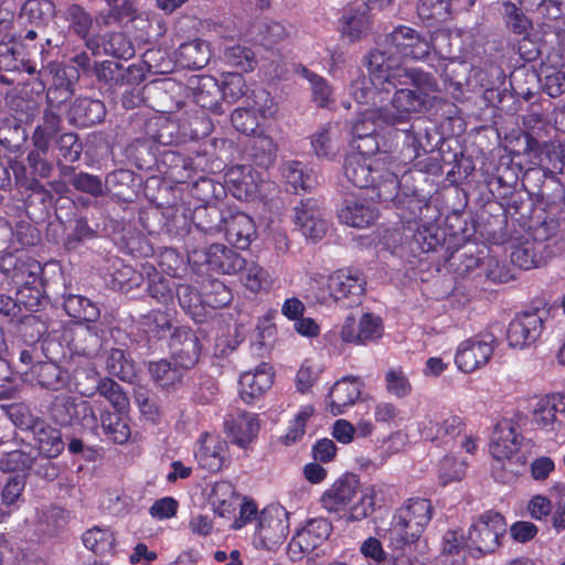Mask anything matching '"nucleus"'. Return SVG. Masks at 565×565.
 I'll return each mask as SVG.
<instances>
[{
    "label": "nucleus",
    "mask_w": 565,
    "mask_h": 565,
    "mask_svg": "<svg viewBox=\"0 0 565 565\" xmlns=\"http://www.w3.org/2000/svg\"><path fill=\"white\" fill-rule=\"evenodd\" d=\"M369 78L364 75L350 85V95L365 111L375 110L384 124L395 125L429 109L438 93L434 75L420 68H406L384 53L370 52Z\"/></svg>",
    "instance_id": "nucleus-1"
},
{
    "label": "nucleus",
    "mask_w": 565,
    "mask_h": 565,
    "mask_svg": "<svg viewBox=\"0 0 565 565\" xmlns=\"http://www.w3.org/2000/svg\"><path fill=\"white\" fill-rule=\"evenodd\" d=\"M397 137L403 138L401 158L393 159L385 153L376 157L351 153L345 158L344 175L358 188L376 189L377 199L384 203L395 202L398 198L399 182L397 174L398 166L413 162L426 149L422 145V135L413 130L395 131Z\"/></svg>",
    "instance_id": "nucleus-2"
},
{
    "label": "nucleus",
    "mask_w": 565,
    "mask_h": 565,
    "mask_svg": "<svg viewBox=\"0 0 565 565\" xmlns=\"http://www.w3.org/2000/svg\"><path fill=\"white\" fill-rule=\"evenodd\" d=\"M382 489L375 484L365 487L359 493V481L340 478L321 495V507L329 513L338 514L348 522H358L370 516L381 503Z\"/></svg>",
    "instance_id": "nucleus-3"
},
{
    "label": "nucleus",
    "mask_w": 565,
    "mask_h": 565,
    "mask_svg": "<svg viewBox=\"0 0 565 565\" xmlns=\"http://www.w3.org/2000/svg\"><path fill=\"white\" fill-rule=\"evenodd\" d=\"M433 515L429 500L411 498L397 508L392 516L388 529L384 533L387 546L401 556L412 551Z\"/></svg>",
    "instance_id": "nucleus-4"
},
{
    "label": "nucleus",
    "mask_w": 565,
    "mask_h": 565,
    "mask_svg": "<svg viewBox=\"0 0 565 565\" xmlns=\"http://www.w3.org/2000/svg\"><path fill=\"white\" fill-rule=\"evenodd\" d=\"M430 51V42L419 32L407 25H398L385 36L382 47L373 52L384 53L385 57L394 58L403 66L402 58L424 60Z\"/></svg>",
    "instance_id": "nucleus-5"
},
{
    "label": "nucleus",
    "mask_w": 565,
    "mask_h": 565,
    "mask_svg": "<svg viewBox=\"0 0 565 565\" xmlns=\"http://www.w3.org/2000/svg\"><path fill=\"white\" fill-rule=\"evenodd\" d=\"M465 420L450 413H434L418 423L420 437L437 447H450L465 429Z\"/></svg>",
    "instance_id": "nucleus-6"
},
{
    "label": "nucleus",
    "mask_w": 565,
    "mask_h": 565,
    "mask_svg": "<svg viewBox=\"0 0 565 565\" xmlns=\"http://www.w3.org/2000/svg\"><path fill=\"white\" fill-rule=\"evenodd\" d=\"M505 533V522L501 514L487 511L471 524L466 539L469 548L486 554L493 552L500 544V537Z\"/></svg>",
    "instance_id": "nucleus-7"
},
{
    "label": "nucleus",
    "mask_w": 565,
    "mask_h": 565,
    "mask_svg": "<svg viewBox=\"0 0 565 565\" xmlns=\"http://www.w3.org/2000/svg\"><path fill=\"white\" fill-rule=\"evenodd\" d=\"M498 341L492 334L469 338L458 345L455 363L459 371L471 373L483 367L490 361Z\"/></svg>",
    "instance_id": "nucleus-8"
},
{
    "label": "nucleus",
    "mask_w": 565,
    "mask_h": 565,
    "mask_svg": "<svg viewBox=\"0 0 565 565\" xmlns=\"http://www.w3.org/2000/svg\"><path fill=\"white\" fill-rule=\"evenodd\" d=\"M544 310L523 311L509 323L507 341L510 348L524 350L539 340L544 328Z\"/></svg>",
    "instance_id": "nucleus-9"
},
{
    "label": "nucleus",
    "mask_w": 565,
    "mask_h": 565,
    "mask_svg": "<svg viewBox=\"0 0 565 565\" xmlns=\"http://www.w3.org/2000/svg\"><path fill=\"white\" fill-rule=\"evenodd\" d=\"M288 530V513L284 509H264L257 518L254 542L258 547L271 550L284 542Z\"/></svg>",
    "instance_id": "nucleus-10"
},
{
    "label": "nucleus",
    "mask_w": 565,
    "mask_h": 565,
    "mask_svg": "<svg viewBox=\"0 0 565 565\" xmlns=\"http://www.w3.org/2000/svg\"><path fill=\"white\" fill-rule=\"evenodd\" d=\"M328 290L337 303L351 308L361 303L365 279L358 270L340 269L329 276Z\"/></svg>",
    "instance_id": "nucleus-11"
},
{
    "label": "nucleus",
    "mask_w": 565,
    "mask_h": 565,
    "mask_svg": "<svg viewBox=\"0 0 565 565\" xmlns=\"http://www.w3.org/2000/svg\"><path fill=\"white\" fill-rule=\"evenodd\" d=\"M332 524L324 518L311 519L294 535L288 544V553L292 561L301 559L321 546L330 536Z\"/></svg>",
    "instance_id": "nucleus-12"
},
{
    "label": "nucleus",
    "mask_w": 565,
    "mask_h": 565,
    "mask_svg": "<svg viewBox=\"0 0 565 565\" xmlns=\"http://www.w3.org/2000/svg\"><path fill=\"white\" fill-rule=\"evenodd\" d=\"M535 427L545 433H557L565 426V392L542 396L532 411Z\"/></svg>",
    "instance_id": "nucleus-13"
},
{
    "label": "nucleus",
    "mask_w": 565,
    "mask_h": 565,
    "mask_svg": "<svg viewBox=\"0 0 565 565\" xmlns=\"http://www.w3.org/2000/svg\"><path fill=\"white\" fill-rule=\"evenodd\" d=\"M194 457L202 469L212 473L221 471L231 461L227 441L209 433L201 434L196 443Z\"/></svg>",
    "instance_id": "nucleus-14"
},
{
    "label": "nucleus",
    "mask_w": 565,
    "mask_h": 565,
    "mask_svg": "<svg viewBox=\"0 0 565 565\" xmlns=\"http://www.w3.org/2000/svg\"><path fill=\"white\" fill-rule=\"evenodd\" d=\"M52 418L60 425L66 426L75 420L81 422L83 426L95 427L97 419L95 413L86 401L76 402L68 395H57L50 407Z\"/></svg>",
    "instance_id": "nucleus-15"
},
{
    "label": "nucleus",
    "mask_w": 565,
    "mask_h": 565,
    "mask_svg": "<svg viewBox=\"0 0 565 565\" xmlns=\"http://www.w3.org/2000/svg\"><path fill=\"white\" fill-rule=\"evenodd\" d=\"M194 262L206 265L207 270L233 275L243 269L245 259L222 244H213L201 252H194Z\"/></svg>",
    "instance_id": "nucleus-16"
},
{
    "label": "nucleus",
    "mask_w": 565,
    "mask_h": 565,
    "mask_svg": "<svg viewBox=\"0 0 565 565\" xmlns=\"http://www.w3.org/2000/svg\"><path fill=\"white\" fill-rule=\"evenodd\" d=\"M383 331L382 319L367 312L358 322L353 317H348L341 328L340 338L347 343L364 345L381 339Z\"/></svg>",
    "instance_id": "nucleus-17"
},
{
    "label": "nucleus",
    "mask_w": 565,
    "mask_h": 565,
    "mask_svg": "<svg viewBox=\"0 0 565 565\" xmlns=\"http://www.w3.org/2000/svg\"><path fill=\"white\" fill-rule=\"evenodd\" d=\"M20 426L33 435L35 447L43 457L56 458L64 449V443L58 429L46 424L42 418L28 416Z\"/></svg>",
    "instance_id": "nucleus-18"
},
{
    "label": "nucleus",
    "mask_w": 565,
    "mask_h": 565,
    "mask_svg": "<svg viewBox=\"0 0 565 565\" xmlns=\"http://www.w3.org/2000/svg\"><path fill=\"white\" fill-rule=\"evenodd\" d=\"M525 151L532 153L544 170L552 173H565V141L540 143L530 134L524 135Z\"/></svg>",
    "instance_id": "nucleus-19"
},
{
    "label": "nucleus",
    "mask_w": 565,
    "mask_h": 565,
    "mask_svg": "<svg viewBox=\"0 0 565 565\" xmlns=\"http://www.w3.org/2000/svg\"><path fill=\"white\" fill-rule=\"evenodd\" d=\"M295 223L303 236L313 242L321 239L328 230V222L315 199L303 200L295 207Z\"/></svg>",
    "instance_id": "nucleus-20"
},
{
    "label": "nucleus",
    "mask_w": 565,
    "mask_h": 565,
    "mask_svg": "<svg viewBox=\"0 0 565 565\" xmlns=\"http://www.w3.org/2000/svg\"><path fill=\"white\" fill-rule=\"evenodd\" d=\"M170 350L174 363L186 371L199 361L201 345L190 328L180 327L171 335Z\"/></svg>",
    "instance_id": "nucleus-21"
},
{
    "label": "nucleus",
    "mask_w": 565,
    "mask_h": 565,
    "mask_svg": "<svg viewBox=\"0 0 565 565\" xmlns=\"http://www.w3.org/2000/svg\"><path fill=\"white\" fill-rule=\"evenodd\" d=\"M522 436L509 419L497 423L489 445L490 454L497 461L510 460L521 447Z\"/></svg>",
    "instance_id": "nucleus-22"
},
{
    "label": "nucleus",
    "mask_w": 565,
    "mask_h": 565,
    "mask_svg": "<svg viewBox=\"0 0 565 565\" xmlns=\"http://www.w3.org/2000/svg\"><path fill=\"white\" fill-rule=\"evenodd\" d=\"M25 381L35 383L50 391L66 390L71 386V376L53 361H43L33 364L29 372L24 373Z\"/></svg>",
    "instance_id": "nucleus-23"
},
{
    "label": "nucleus",
    "mask_w": 565,
    "mask_h": 565,
    "mask_svg": "<svg viewBox=\"0 0 565 565\" xmlns=\"http://www.w3.org/2000/svg\"><path fill=\"white\" fill-rule=\"evenodd\" d=\"M371 8L361 2L350 6L340 21V30L343 38L354 43L362 40L371 31L372 21L369 14Z\"/></svg>",
    "instance_id": "nucleus-24"
},
{
    "label": "nucleus",
    "mask_w": 565,
    "mask_h": 565,
    "mask_svg": "<svg viewBox=\"0 0 565 565\" xmlns=\"http://www.w3.org/2000/svg\"><path fill=\"white\" fill-rule=\"evenodd\" d=\"M379 217V210L372 199L355 198L344 201L339 211V218L342 223L358 228L371 226Z\"/></svg>",
    "instance_id": "nucleus-25"
},
{
    "label": "nucleus",
    "mask_w": 565,
    "mask_h": 565,
    "mask_svg": "<svg viewBox=\"0 0 565 565\" xmlns=\"http://www.w3.org/2000/svg\"><path fill=\"white\" fill-rule=\"evenodd\" d=\"M273 384V371L268 363H260L253 371H246L239 377V395L247 403H253Z\"/></svg>",
    "instance_id": "nucleus-26"
},
{
    "label": "nucleus",
    "mask_w": 565,
    "mask_h": 565,
    "mask_svg": "<svg viewBox=\"0 0 565 565\" xmlns=\"http://www.w3.org/2000/svg\"><path fill=\"white\" fill-rule=\"evenodd\" d=\"M224 179L230 191L238 200L253 199L260 191L257 174L250 166L231 167Z\"/></svg>",
    "instance_id": "nucleus-27"
},
{
    "label": "nucleus",
    "mask_w": 565,
    "mask_h": 565,
    "mask_svg": "<svg viewBox=\"0 0 565 565\" xmlns=\"http://www.w3.org/2000/svg\"><path fill=\"white\" fill-rule=\"evenodd\" d=\"M362 383L356 376H344L337 381L329 392V408L337 416L352 406L361 395Z\"/></svg>",
    "instance_id": "nucleus-28"
},
{
    "label": "nucleus",
    "mask_w": 565,
    "mask_h": 565,
    "mask_svg": "<svg viewBox=\"0 0 565 565\" xmlns=\"http://www.w3.org/2000/svg\"><path fill=\"white\" fill-rule=\"evenodd\" d=\"M227 215L223 226L226 241L239 249H246L256 234L254 221L238 211L228 210Z\"/></svg>",
    "instance_id": "nucleus-29"
},
{
    "label": "nucleus",
    "mask_w": 565,
    "mask_h": 565,
    "mask_svg": "<svg viewBox=\"0 0 565 565\" xmlns=\"http://www.w3.org/2000/svg\"><path fill=\"white\" fill-rule=\"evenodd\" d=\"M552 257L547 247L529 238L515 245L511 253V262L523 270L541 267Z\"/></svg>",
    "instance_id": "nucleus-30"
},
{
    "label": "nucleus",
    "mask_w": 565,
    "mask_h": 565,
    "mask_svg": "<svg viewBox=\"0 0 565 565\" xmlns=\"http://www.w3.org/2000/svg\"><path fill=\"white\" fill-rule=\"evenodd\" d=\"M102 348L103 332L90 323L81 324L75 333L71 361L76 363V359L94 360Z\"/></svg>",
    "instance_id": "nucleus-31"
},
{
    "label": "nucleus",
    "mask_w": 565,
    "mask_h": 565,
    "mask_svg": "<svg viewBox=\"0 0 565 565\" xmlns=\"http://www.w3.org/2000/svg\"><path fill=\"white\" fill-rule=\"evenodd\" d=\"M225 427L232 443L241 448H246L259 431L257 417L252 413H239L232 416L226 420Z\"/></svg>",
    "instance_id": "nucleus-32"
},
{
    "label": "nucleus",
    "mask_w": 565,
    "mask_h": 565,
    "mask_svg": "<svg viewBox=\"0 0 565 565\" xmlns=\"http://www.w3.org/2000/svg\"><path fill=\"white\" fill-rule=\"evenodd\" d=\"M78 393L87 397L98 393L100 396L105 397L117 412H121L128 406V398L120 385L109 377H103V380L98 381L97 385H86L84 382L78 381Z\"/></svg>",
    "instance_id": "nucleus-33"
},
{
    "label": "nucleus",
    "mask_w": 565,
    "mask_h": 565,
    "mask_svg": "<svg viewBox=\"0 0 565 565\" xmlns=\"http://www.w3.org/2000/svg\"><path fill=\"white\" fill-rule=\"evenodd\" d=\"M194 100L204 109L210 110L213 114L221 115L224 113L221 85L212 76H201L198 81V85L194 88Z\"/></svg>",
    "instance_id": "nucleus-34"
},
{
    "label": "nucleus",
    "mask_w": 565,
    "mask_h": 565,
    "mask_svg": "<svg viewBox=\"0 0 565 565\" xmlns=\"http://www.w3.org/2000/svg\"><path fill=\"white\" fill-rule=\"evenodd\" d=\"M70 115L77 124L92 126L104 119L106 108L104 103L98 99L76 98L71 106Z\"/></svg>",
    "instance_id": "nucleus-35"
},
{
    "label": "nucleus",
    "mask_w": 565,
    "mask_h": 565,
    "mask_svg": "<svg viewBox=\"0 0 565 565\" xmlns=\"http://www.w3.org/2000/svg\"><path fill=\"white\" fill-rule=\"evenodd\" d=\"M296 73L309 82L312 102L317 106L330 108L335 103L333 88L324 77L301 65L297 66Z\"/></svg>",
    "instance_id": "nucleus-36"
},
{
    "label": "nucleus",
    "mask_w": 565,
    "mask_h": 565,
    "mask_svg": "<svg viewBox=\"0 0 565 565\" xmlns=\"http://www.w3.org/2000/svg\"><path fill=\"white\" fill-rule=\"evenodd\" d=\"M209 43L202 40H193L180 45L178 50V61L181 66L192 70L203 68L211 58Z\"/></svg>",
    "instance_id": "nucleus-37"
},
{
    "label": "nucleus",
    "mask_w": 565,
    "mask_h": 565,
    "mask_svg": "<svg viewBox=\"0 0 565 565\" xmlns=\"http://www.w3.org/2000/svg\"><path fill=\"white\" fill-rule=\"evenodd\" d=\"M62 119L52 109L44 111L42 122L39 124L32 135L33 147L42 151H49L52 140L60 132Z\"/></svg>",
    "instance_id": "nucleus-38"
},
{
    "label": "nucleus",
    "mask_w": 565,
    "mask_h": 565,
    "mask_svg": "<svg viewBox=\"0 0 565 565\" xmlns=\"http://www.w3.org/2000/svg\"><path fill=\"white\" fill-rule=\"evenodd\" d=\"M281 173L295 192L308 191L317 185V177L311 171H307L299 161L284 163Z\"/></svg>",
    "instance_id": "nucleus-39"
},
{
    "label": "nucleus",
    "mask_w": 565,
    "mask_h": 565,
    "mask_svg": "<svg viewBox=\"0 0 565 565\" xmlns=\"http://www.w3.org/2000/svg\"><path fill=\"white\" fill-rule=\"evenodd\" d=\"M64 309L70 317L82 320L85 323H93L100 316L97 305L79 295L68 296L64 301Z\"/></svg>",
    "instance_id": "nucleus-40"
},
{
    "label": "nucleus",
    "mask_w": 565,
    "mask_h": 565,
    "mask_svg": "<svg viewBox=\"0 0 565 565\" xmlns=\"http://www.w3.org/2000/svg\"><path fill=\"white\" fill-rule=\"evenodd\" d=\"M243 269V284L248 290L253 292L268 291L273 287L275 281L273 275L259 264L245 262Z\"/></svg>",
    "instance_id": "nucleus-41"
},
{
    "label": "nucleus",
    "mask_w": 565,
    "mask_h": 565,
    "mask_svg": "<svg viewBox=\"0 0 565 565\" xmlns=\"http://www.w3.org/2000/svg\"><path fill=\"white\" fill-rule=\"evenodd\" d=\"M150 374L153 381L161 387H173L180 384L183 380L185 370L180 367L174 362L161 360L151 363L149 366Z\"/></svg>",
    "instance_id": "nucleus-42"
},
{
    "label": "nucleus",
    "mask_w": 565,
    "mask_h": 565,
    "mask_svg": "<svg viewBox=\"0 0 565 565\" xmlns=\"http://www.w3.org/2000/svg\"><path fill=\"white\" fill-rule=\"evenodd\" d=\"M214 512L221 518L230 519L236 510L237 497L230 483L215 484L211 494Z\"/></svg>",
    "instance_id": "nucleus-43"
},
{
    "label": "nucleus",
    "mask_w": 565,
    "mask_h": 565,
    "mask_svg": "<svg viewBox=\"0 0 565 565\" xmlns=\"http://www.w3.org/2000/svg\"><path fill=\"white\" fill-rule=\"evenodd\" d=\"M104 434L116 444H125L130 438L127 420L118 413L105 412L100 417Z\"/></svg>",
    "instance_id": "nucleus-44"
},
{
    "label": "nucleus",
    "mask_w": 565,
    "mask_h": 565,
    "mask_svg": "<svg viewBox=\"0 0 565 565\" xmlns=\"http://www.w3.org/2000/svg\"><path fill=\"white\" fill-rule=\"evenodd\" d=\"M543 75L542 87L551 97L565 93V61L558 64H544L541 68Z\"/></svg>",
    "instance_id": "nucleus-45"
},
{
    "label": "nucleus",
    "mask_w": 565,
    "mask_h": 565,
    "mask_svg": "<svg viewBox=\"0 0 565 565\" xmlns=\"http://www.w3.org/2000/svg\"><path fill=\"white\" fill-rule=\"evenodd\" d=\"M106 370L121 381L130 382L135 376L134 361L121 349H111L106 359Z\"/></svg>",
    "instance_id": "nucleus-46"
},
{
    "label": "nucleus",
    "mask_w": 565,
    "mask_h": 565,
    "mask_svg": "<svg viewBox=\"0 0 565 565\" xmlns=\"http://www.w3.org/2000/svg\"><path fill=\"white\" fill-rule=\"evenodd\" d=\"M247 100L248 106L263 119L274 118L278 113L277 102L262 87L253 88Z\"/></svg>",
    "instance_id": "nucleus-47"
},
{
    "label": "nucleus",
    "mask_w": 565,
    "mask_h": 565,
    "mask_svg": "<svg viewBox=\"0 0 565 565\" xmlns=\"http://www.w3.org/2000/svg\"><path fill=\"white\" fill-rule=\"evenodd\" d=\"M221 96L227 104H235L239 98H248V88L245 78L239 73H226L222 75Z\"/></svg>",
    "instance_id": "nucleus-48"
},
{
    "label": "nucleus",
    "mask_w": 565,
    "mask_h": 565,
    "mask_svg": "<svg viewBox=\"0 0 565 565\" xmlns=\"http://www.w3.org/2000/svg\"><path fill=\"white\" fill-rule=\"evenodd\" d=\"M384 383L386 392L396 398H405L412 394V383L401 366L388 369L384 375Z\"/></svg>",
    "instance_id": "nucleus-49"
},
{
    "label": "nucleus",
    "mask_w": 565,
    "mask_h": 565,
    "mask_svg": "<svg viewBox=\"0 0 565 565\" xmlns=\"http://www.w3.org/2000/svg\"><path fill=\"white\" fill-rule=\"evenodd\" d=\"M55 14L51 0H26L21 9V18L34 24H44Z\"/></svg>",
    "instance_id": "nucleus-50"
},
{
    "label": "nucleus",
    "mask_w": 565,
    "mask_h": 565,
    "mask_svg": "<svg viewBox=\"0 0 565 565\" xmlns=\"http://www.w3.org/2000/svg\"><path fill=\"white\" fill-rule=\"evenodd\" d=\"M559 232V223L554 218H548L531 228L529 239L547 247L551 250V255L554 256V243L557 241Z\"/></svg>",
    "instance_id": "nucleus-51"
},
{
    "label": "nucleus",
    "mask_w": 565,
    "mask_h": 565,
    "mask_svg": "<svg viewBox=\"0 0 565 565\" xmlns=\"http://www.w3.org/2000/svg\"><path fill=\"white\" fill-rule=\"evenodd\" d=\"M233 127L247 136L257 135L262 129L259 116L248 107H237L231 115Z\"/></svg>",
    "instance_id": "nucleus-52"
},
{
    "label": "nucleus",
    "mask_w": 565,
    "mask_h": 565,
    "mask_svg": "<svg viewBox=\"0 0 565 565\" xmlns=\"http://www.w3.org/2000/svg\"><path fill=\"white\" fill-rule=\"evenodd\" d=\"M83 544L94 553H105L114 545V534L108 527L94 526L83 534Z\"/></svg>",
    "instance_id": "nucleus-53"
},
{
    "label": "nucleus",
    "mask_w": 565,
    "mask_h": 565,
    "mask_svg": "<svg viewBox=\"0 0 565 565\" xmlns=\"http://www.w3.org/2000/svg\"><path fill=\"white\" fill-rule=\"evenodd\" d=\"M313 412L315 408L311 405L300 407L294 420L290 422L287 433L280 437V441L285 446H290L302 438L306 424Z\"/></svg>",
    "instance_id": "nucleus-54"
},
{
    "label": "nucleus",
    "mask_w": 565,
    "mask_h": 565,
    "mask_svg": "<svg viewBox=\"0 0 565 565\" xmlns=\"http://www.w3.org/2000/svg\"><path fill=\"white\" fill-rule=\"evenodd\" d=\"M64 18L70 23V29L79 38L85 39L93 25V19L84 8L78 4H71L64 12Z\"/></svg>",
    "instance_id": "nucleus-55"
},
{
    "label": "nucleus",
    "mask_w": 565,
    "mask_h": 565,
    "mask_svg": "<svg viewBox=\"0 0 565 565\" xmlns=\"http://www.w3.org/2000/svg\"><path fill=\"white\" fill-rule=\"evenodd\" d=\"M311 147L318 157L329 158L335 151V129L329 124L311 136Z\"/></svg>",
    "instance_id": "nucleus-56"
},
{
    "label": "nucleus",
    "mask_w": 565,
    "mask_h": 565,
    "mask_svg": "<svg viewBox=\"0 0 565 565\" xmlns=\"http://www.w3.org/2000/svg\"><path fill=\"white\" fill-rule=\"evenodd\" d=\"M204 306L222 308L232 301L231 290L220 280H209L203 290Z\"/></svg>",
    "instance_id": "nucleus-57"
},
{
    "label": "nucleus",
    "mask_w": 565,
    "mask_h": 565,
    "mask_svg": "<svg viewBox=\"0 0 565 565\" xmlns=\"http://www.w3.org/2000/svg\"><path fill=\"white\" fill-rule=\"evenodd\" d=\"M230 209L222 210L217 205H209L196 210V216H206L209 220L204 223L199 222V226L206 233H214L223 231V226L227 221V212Z\"/></svg>",
    "instance_id": "nucleus-58"
},
{
    "label": "nucleus",
    "mask_w": 565,
    "mask_h": 565,
    "mask_svg": "<svg viewBox=\"0 0 565 565\" xmlns=\"http://www.w3.org/2000/svg\"><path fill=\"white\" fill-rule=\"evenodd\" d=\"M484 276L497 284H504L514 279V275L511 268L505 264L504 260L499 259L495 256H488L481 263Z\"/></svg>",
    "instance_id": "nucleus-59"
},
{
    "label": "nucleus",
    "mask_w": 565,
    "mask_h": 565,
    "mask_svg": "<svg viewBox=\"0 0 565 565\" xmlns=\"http://www.w3.org/2000/svg\"><path fill=\"white\" fill-rule=\"evenodd\" d=\"M504 21L507 26L515 34H527L532 29L531 20L513 2L503 3Z\"/></svg>",
    "instance_id": "nucleus-60"
},
{
    "label": "nucleus",
    "mask_w": 565,
    "mask_h": 565,
    "mask_svg": "<svg viewBox=\"0 0 565 565\" xmlns=\"http://www.w3.org/2000/svg\"><path fill=\"white\" fill-rule=\"evenodd\" d=\"M413 244L423 253H429L440 245L438 228L435 224L418 226L413 235Z\"/></svg>",
    "instance_id": "nucleus-61"
},
{
    "label": "nucleus",
    "mask_w": 565,
    "mask_h": 565,
    "mask_svg": "<svg viewBox=\"0 0 565 565\" xmlns=\"http://www.w3.org/2000/svg\"><path fill=\"white\" fill-rule=\"evenodd\" d=\"M547 492L552 495L554 503L552 525L556 531H563L565 530V483L555 482Z\"/></svg>",
    "instance_id": "nucleus-62"
},
{
    "label": "nucleus",
    "mask_w": 565,
    "mask_h": 565,
    "mask_svg": "<svg viewBox=\"0 0 565 565\" xmlns=\"http://www.w3.org/2000/svg\"><path fill=\"white\" fill-rule=\"evenodd\" d=\"M33 467V456L21 449L2 454L0 468L3 471H25Z\"/></svg>",
    "instance_id": "nucleus-63"
},
{
    "label": "nucleus",
    "mask_w": 565,
    "mask_h": 565,
    "mask_svg": "<svg viewBox=\"0 0 565 565\" xmlns=\"http://www.w3.org/2000/svg\"><path fill=\"white\" fill-rule=\"evenodd\" d=\"M224 58L230 65L238 67L244 72L253 71L256 65L253 51L243 45L228 47L225 51Z\"/></svg>",
    "instance_id": "nucleus-64"
}]
</instances>
